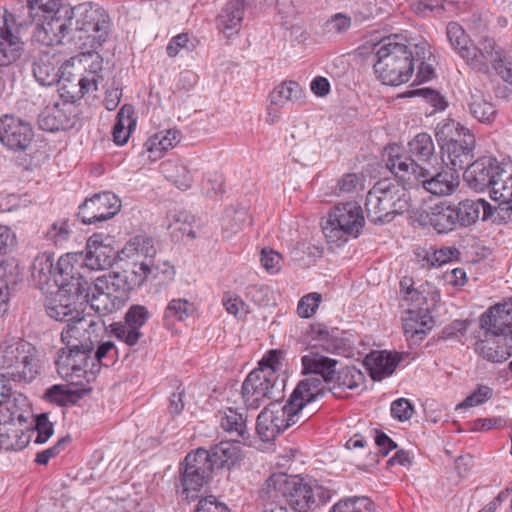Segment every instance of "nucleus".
<instances>
[{"label": "nucleus", "instance_id": "8", "mask_svg": "<svg viewBox=\"0 0 512 512\" xmlns=\"http://www.w3.org/2000/svg\"><path fill=\"white\" fill-rule=\"evenodd\" d=\"M321 390V382L317 378H305L298 383L285 405L280 406L278 401H274L265 406L272 413L274 424L280 433L295 424L304 423L309 418L303 409L318 398Z\"/></svg>", "mask_w": 512, "mask_h": 512}, {"label": "nucleus", "instance_id": "9", "mask_svg": "<svg viewBox=\"0 0 512 512\" xmlns=\"http://www.w3.org/2000/svg\"><path fill=\"white\" fill-rule=\"evenodd\" d=\"M71 10L76 41H84L83 45L91 47L107 41L111 19L104 8L98 4L81 3Z\"/></svg>", "mask_w": 512, "mask_h": 512}, {"label": "nucleus", "instance_id": "45", "mask_svg": "<svg viewBox=\"0 0 512 512\" xmlns=\"http://www.w3.org/2000/svg\"><path fill=\"white\" fill-rule=\"evenodd\" d=\"M28 407L29 403L27 397L12 391V396H8L7 399L0 404V421L22 420L24 418L23 412Z\"/></svg>", "mask_w": 512, "mask_h": 512}, {"label": "nucleus", "instance_id": "58", "mask_svg": "<svg viewBox=\"0 0 512 512\" xmlns=\"http://www.w3.org/2000/svg\"><path fill=\"white\" fill-rule=\"evenodd\" d=\"M256 430L263 441H271L280 433L279 428L274 424L272 413L264 408L257 417Z\"/></svg>", "mask_w": 512, "mask_h": 512}, {"label": "nucleus", "instance_id": "16", "mask_svg": "<svg viewBox=\"0 0 512 512\" xmlns=\"http://www.w3.org/2000/svg\"><path fill=\"white\" fill-rule=\"evenodd\" d=\"M480 333L507 340L512 337V301L496 304L482 314Z\"/></svg>", "mask_w": 512, "mask_h": 512}, {"label": "nucleus", "instance_id": "15", "mask_svg": "<svg viewBox=\"0 0 512 512\" xmlns=\"http://www.w3.org/2000/svg\"><path fill=\"white\" fill-rule=\"evenodd\" d=\"M504 174L505 170L500 166L496 158L485 156L466 167L463 176L471 189L482 192L490 188Z\"/></svg>", "mask_w": 512, "mask_h": 512}, {"label": "nucleus", "instance_id": "13", "mask_svg": "<svg viewBox=\"0 0 512 512\" xmlns=\"http://www.w3.org/2000/svg\"><path fill=\"white\" fill-rule=\"evenodd\" d=\"M121 208V200L111 192L98 193L86 199L80 206L78 217L85 225L108 220Z\"/></svg>", "mask_w": 512, "mask_h": 512}, {"label": "nucleus", "instance_id": "51", "mask_svg": "<svg viewBox=\"0 0 512 512\" xmlns=\"http://www.w3.org/2000/svg\"><path fill=\"white\" fill-rule=\"evenodd\" d=\"M184 468L206 477L215 469L209 451L203 448L187 454Z\"/></svg>", "mask_w": 512, "mask_h": 512}, {"label": "nucleus", "instance_id": "63", "mask_svg": "<svg viewBox=\"0 0 512 512\" xmlns=\"http://www.w3.org/2000/svg\"><path fill=\"white\" fill-rule=\"evenodd\" d=\"M168 228H173L174 231H179L183 235L190 236L195 238V233L191 227V220H193V216L188 214L187 212H174L168 214Z\"/></svg>", "mask_w": 512, "mask_h": 512}, {"label": "nucleus", "instance_id": "28", "mask_svg": "<svg viewBox=\"0 0 512 512\" xmlns=\"http://www.w3.org/2000/svg\"><path fill=\"white\" fill-rule=\"evenodd\" d=\"M215 417L219 427L227 433L231 439L245 440L248 438L247 416L243 413L229 407L219 410Z\"/></svg>", "mask_w": 512, "mask_h": 512}, {"label": "nucleus", "instance_id": "42", "mask_svg": "<svg viewBox=\"0 0 512 512\" xmlns=\"http://www.w3.org/2000/svg\"><path fill=\"white\" fill-rule=\"evenodd\" d=\"M150 262L151 261H131V267L120 272L125 284V291H131L140 287L145 281L150 280Z\"/></svg>", "mask_w": 512, "mask_h": 512}, {"label": "nucleus", "instance_id": "17", "mask_svg": "<svg viewBox=\"0 0 512 512\" xmlns=\"http://www.w3.org/2000/svg\"><path fill=\"white\" fill-rule=\"evenodd\" d=\"M81 296L70 295L65 290H58L48 300L46 304L47 314L56 321L66 322L64 329H69L79 325L81 319H92L90 316L83 315L82 311L76 309V302H80Z\"/></svg>", "mask_w": 512, "mask_h": 512}, {"label": "nucleus", "instance_id": "12", "mask_svg": "<svg viewBox=\"0 0 512 512\" xmlns=\"http://www.w3.org/2000/svg\"><path fill=\"white\" fill-rule=\"evenodd\" d=\"M473 70L488 74L490 68L499 65L503 60L504 50L490 37H482L476 43L462 48L460 56Z\"/></svg>", "mask_w": 512, "mask_h": 512}, {"label": "nucleus", "instance_id": "53", "mask_svg": "<svg viewBox=\"0 0 512 512\" xmlns=\"http://www.w3.org/2000/svg\"><path fill=\"white\" fill-rule=\"evenodd\" d=\"M58 85V91L60 96L64 99V103L72 104L84 96L86 88L80 83V78L76 77H65L62 73L59 81L56 82Z\"/></svg>", "mask_w": 512, "mask_h": 512}, {"label": "nucleus", "instance_id": "2", "mask_svg": "<svg viewBox=\"0 0 512 512\" xmlns=\"http://www.w3.org/2000/svg\"><path fill=\"white\" fill-rule=\"evenodd\" d=\"M259 496L262 500L283 499L295 512H310L329 502L333 491L299 476L275 473L262 485Z\"/></svg>", "mask_w": 512, "mask_h": 512}, {"label": "nucleus", "instance_id": "38", "mask_svg": "<svg viewBox=\"0 0 512 512\" xmlns=\"http://www.w3.org/2000/svg\"><path fill=\"white\" fill-rule=\"evenodd\" d=\"M303 88L293 80L283 81L269 95L271 105L284 107L288 103H296L303 99Z\"/></svg>", "mask_w": 512, "mask_h": 512}, {"label": "nucleus", "instance_id": "3", "mask_svg": "<svg viewBox=\"0 0 512 512\" xmlns=\"http://www.w3.org/2000/svg\"><path fill=\"white\" fill-rule=\"evenodd\" d=\"M386 166L409 188L422 187L435 196L451 195L459 185V177L455 171L449 169L432 171L425 165L415 163L410 157L399 155L394 148L389 151Z\"/></svg>", "mask_w": 512, "mask_h": 512}, {"label": "nucleus", "instance_id": "6", "mask_svg": "<svg viewBox=\"0 0 512 512\" xmlns=\"http://www.w3.org/2000/svg\"><path fill=\"white\" fill-rule=\"evenodd\" d=\"M374 70L386 85L398 86L410 80L414 72V50L388 38L375 46Z\"/></svg>", "mask_w": 512, "mask_h": 512}, {"label": "nucleus", "instance_id": "49", "mask_svg": "<svg viewBox=\"0 0 512 512\" xmlns=\"http://www.w3.org/2000/svg\"><path fill=\"white\" fill-rule=\"evenodd\" d=\"M431 56L432 53L427 42L421 41L414 45V63H418V71L416 74L417 81L426 82L433 77L434 68L432 64L428 62Z\"/></svg>", "mask_w": 512, "mask_h": 512}, {"label": "nucleus", "instance_id": "4", "mask_svg": "<svg viewBox=\"0 0 512 512\" xmlns=\"http://www.w3.org/2000/svg\"><path fill=\"white\" fill-rule=\"evenodd\" d=\"M283 353L271 350L259 361L242 383L241 396L247 409L279 401L283 397L284 381L278 372L282 369Z\"/></svg>", "mask_w": 512, "mask_h": 512}, {"label": "nucleus", "instance_id": "44", "mask_svg": "<svg viewBox=\"0 0 512 512\" xmlns=\"http://www.w3.org/2000/svg\"><path fill=\"white\" fill-rule=\"evenodd\" d=\"M161 172L173 182L179 189H188L193 181L191 172L187 165L179 161L168 160L161 164Z\"/></svg>", "mask_w": 512, "mask_h": 512}, {"label": "nucleus", "instance_id": "62", "mask_svg": "<svg viewBox=\"0 0 512 512\" xmlns=\"http://www.w3.org/2000/svg\"><path fill=\"white\" fill-rule=\"evenodd\" d=\"M95 362L105 367H109L115 363L118 358V351L113 341L106 340L99 344L95 353H92Z\"/></svg>", "mask_w": 512, "mask_h": 512}, {"label": "nucleus", "instance_id": "11", "mask_svg": "<svg viewBox=\"0 0 512 512\" xmlns=\"http://www.w3.org/2000/svg\"><path fill=\"white\" fill-rule=\"evenodd\" d=\"M84 268L81 255L67 253L61 256L53 274V281L58 290H65L70 295L81 296L87 290L88 284L80 272Z\"/></svg>", "mask_w": 512, "mask_h": 512}, {"label": "nucleus", "instance_id": "36", "mask_svg": "<svg viewBox=\"0 0 512 512\" xmlns=\"http://www.w3.org/2000/svg\"><path fill=\"white\" fill-rule=\"evenodd\" d=\"M467 107L470 115L481 123L490 124L495 119L496 110L494 105L477 88L470 89Z\"/></svg>", "mask_w": 512, "mask_h": 512}, {"label": "nucleus", "instance_id": "55", "mask_svg": "<svg viewBox=\"0 0 512 512\" xmlns=\"http://www.w3.org/2000/svg\"><path fill=\"white\" fill-rule=\"evenodd\" d=\"M95 291L110 292L112 295L125 291V284L120 272H109L95 279L93 286Z\"/></svg>", "mask_w": 512, "mask_h": 512}, {"label": "nucleus", "instance_id": "22", "mask_svg": "<svg viewBox=\"0 0 512 512\" xmlns=\"http://www.w3.org/2000/svg\"><path fill=\"white\" fill-rule=\"evenodd\" d=\"M475 352L489 362L502 363L512 356V337L503 340L480 333Z\"/></svg>", "mask_w": 512, "mask_h": 512}, {"label": "nucleus", "instance_id": "18", "mask_svg": "<svg viewBox=\"0 0 512 512\" xmlns=\"http://www.w3.org/2000/svg\"><path fill=\"white\" fill-rule=\"evenodd\" d=\"M120 251L111 245L109 237L102 234H93L86 243V255L82 258L85 268L90 270H104L113 265L119 258Z\"/></svg>", "mask_w": 512, "mask_h": 512}, {"label": "nucleus", "instance_id": "24", "mask_svg": "<svg viewBox=\"0 0 512 512\" xmlns=\"http://www.w3.org/2000/svg\"><path fill=\"white\" fill-rule=\"evenodd\" d=\"M400 361L399 353L384 350L371 352L364 362L371 378L375 381H381L393 374Z\"/></svg>", "mask_w": 512, "mask_h": 512}, {"label": "nucleus", "instance_id": "20", "mask_svg": "<svg viewBox=\"0 0 512 512\" xmlns=\"http://www.w3.org/2000/svg\"><path fill=\"white\" fill-rule=\"evenodd\" d=\"M150 313L145 306L133 305L125 315V321L111 325L113 335L129 346L135 345L142 337L141 327L147 322Z\"/></svg>", "mask_w": 512, "mask_h": 512}, {"label": "nucleus", "instance_id": "39", "mask_svg": "<svg viewBox=\"0 0 512 512\" xmlns=\"http://www.w3.org/2000/svg\"><path fill=\"white\" fill-rule=\"evenodd\" d=\"M490 194L493 201L498 203L501 211L509 212L512 210V171L506 172L504 176L499 177L490 187Z\"/></svg>", "mask_w": 512, "mask_h": 512}, {"label": "nucleus", "instance_id": "50", "mask_svg": "<svg viewBox=\"0 0 512 512\" xmlns=\"http://www.w3.org/2000/svg\"><path fill=\"white\" fill-rule=\"evenodd\" d=\"M89 390L90 388L83 386L81 389H71L68 385H54L47 389L45 396L51 402L66 406L76 403L81 395Z\"/></svg>", "mask_w": 512, "mask_h": 512}, {"label": "nucleus", "instance_id": "33", "mask_svg": "<svg viewBox=\"0 0 512 512\" xmlns=\"http://www.w3.org/2000/svg\"><path fill=\"white\" fill-rule=\"evenodd\" d=\"M72 10L70 7L64 6L53 12H45V16L53 33L59 37L60 44L64 39L76 42L74 32V21L72 19Z\"/></svg>", "mask_w": 512, "mask_h": 512}, {"label": "nucleus", "instance_id": "27", "mask_svg": "<svg viewBox=\"0 0 512 512\" xmlns=\"http://www.w3.org/2000/svg\"><path fill=\"white\" fill-rule=\"evenodd\" d=\"M244 0H229L217 16V27L230 38L241 28L244 17Z\"/></svg>", "mask_w": 512, "mask_h": 512}, {"label": "nucleus", "instance_id": "34", "mask_svg": "<svg viewBox=\"0 0 512 512\" xmlns=\"http://www.w3.org/2000/svg\"><path fill=\"white\" fill-rule=\"evenodd\" d=\"M453 205L445 203L430 207L427 213L428 223L439 234L451 232L458 228L457 217Z\"/></svg>", "mask_w": 512, "mask_h": 512}, {"label": "nucleus", "instance_id": "46", "mask_svg": "<svg viewBox=\"0 0 512 512\" xmlns=\"http://www.w3.org/2000/svg\"><path fill=\"white\" fill-rule=\"evenodd\" d=\"M249 224L250 216L245 208H228L222 217L223 235L230 238Z\"/></svg>", "mask_w": 512, "mask_h": 512}, {"label": "nucleus", "instance_id": "40", "mask_svg": "<svg viewBox=\"0 0 512 512\" xmlns=\"http://www.w3.org/2000/svg\"><path fill=\"white\" fill-rule=\"evenodd\" d=\"M435 136L441 148H444L453 141H459L464 137L473 136L470 130L453 119H445L438 123Z\"/></svg>", "mask_w": 512, "mask_h": 512}, {"label": "nucleus", "instance_id": "25", "mask_svg": "<svg viewBox=\"0 0 512 512\" xmlns=\"http://www.w3.org/2000/svg\"><path fill=\"white\" fill-rule=\"evenodd\" d=\"M71 105L55 103L47 106L39 115V126L42 130L54 132L65 130L71 126Z\"/></svg>", "mask_w": 512, "mask_h": 512}, {"label": "nucleus", "instance_id": "31", "mask_svg": "<svg viewBox=\"0 0 512 512\" xmlns=\"http://www.w3.org/2000/svg\"><path fill=\"white\" fill-rule=\"evenodd\" d=\"M239 440L221 441L209 450L215 469L235 466L243 457Z\"/></svg>", "mask_w": 512, "mask_h": 512}, {"label": "nucleus", "instance_id": "7", "mask_svg": "<svg viewBox=\"0 0 512 512\" xmlns=\"http://www.w3.org/2000/svg\"><path fill=\"white\" fill-rule=\"evenodd\" d=\"M0 369L16 383H31L39 374L38 351L21 338H5L0 342Z\"/></svg>", "mask_w": 512, "mask_h": 512}, {"label": "nucleus", "instance_id": "52", "mask_svg": "<svg viewBox=\"0 0 512 512\" xmlns=\"http://www.w3.org/2000/svg\"><path fill=\"white\" fill-rule=\"evenodd\" d=\"M54 258L48 253H42L35 257L31 265V274L38 285L48 284L53 279Z\"/></svg>", "mask_w": 512, "mask_h": 512}, {"label": "nucleus", "instance_id": "1", "mask_svg": "<svg viewBox=\"0 0 512 512\" xmlns=\"http://www.w3.org/2000/svg\"><path fill=\"white\" fill-rule=\"evenodd\" d=\"M97 324L93 319H81L79 325L63 329L61 339L66 345L55 361L58 374L72 385L85 387L96 378L100 366L92 357L91 332Z\"/></svg>", "mask_w": 512, "mask_h": 512}, {"label": "nucleus", "instance_id": "57", "mask_svg": "<svg viewBox=\"0 0 512 512\" xmlns=\"http://www.w3.org/2000/svg\"><path fill=\"white\" fill-rule=\"evenodd\" d=\"M36 21H38V23L33 32V38L35 41L45 46L60 44L59 37L53 33L44 13H40L34 22Z\"/></svg>", "mask_w": 512, "mask_h": 512}, {"label": "nucleus", "instance_id": "21", "mask_svg": "<svg viewBox=\"0 0 512 512\" xmlns=\"http://www.w3.org/2000/svg\"><path fill=\"white\" fill-rule=\"evenodd\" d=\"M303 373L304 374H312L308 378L315 377L321 382V394H324L323 383L330 384L333 380V375L335 374V369L338 366V361L336 359L327 357L323 354H320L316 351H309L307 354L302 356L301 359Z\"/></svg>", "mask_w": 512, "mask_h": 512}, {"label": "nucleus", "instance_id": "19", "mask_svg": "<svg viewBox=\"0 0 512 512\" xmlns=\"http://www.w3.org/2000/svg\"><path fill=\"white\" fill-rule=\"evenodd\" d=\"M32 139L33 130L29 123L11 115L0 118V142L9 149L25 150Z\"/></svg>", "mask_w": 512, "mask_h": 512}, {"label": "nucleus", "instance_id": "32", "mask_svg": "<svg viewBox=\"0 0 512 512\" xmlns=\"http://www.w3.org/2000/svg\"><path fill=\"white\" fill-rule=\"evenodd\" d=\"M156 254L153 240L144 235L131 238L119 253L120 261H150Z\"/></svg>", "mask_w": 512, "mask_h": 512}, {"label": "nucleus", "instance_id": "60", "mask_svg": "<svg viewBox=\"0 0 512 512\" xmlns=\"http://www.w3.org/2000/svg\"><path fill=\"white\" fill-rule=\"evenodd\" d=\"M71 234V227L67 219L55 221L47 230L45 237L55 246H62L66 243Z\"/></svg>", "mask_w": 512, "mask_h": 512}, {"label": "nucleus", "instance_id": "23", "mask_svg": "<svg viewBox=\"0 0 512 512\" xmlns=\"http://www.w3.org/2000/svg\"><path fill=\"white\" fill-rule=\"evenodd\" d=\"M453 207L457 214L458 227H468L480 218L485 221L492 216L494 211V208L482 198L465 199Z\"/></svg>", "mask_w": 512, "mask_h": 512}, {"label": "nucleus", "instance_id": "47", "mask_svg": "<svg viewBox=\"0 0 512 512\" xmlns=\"http://www.w3.org/2000/svg\"><path fill=\"white\" fill-rule=\"evenodd\" d=\"M291 154L300 164L311 165L320 157V142L316 137L304 139L294 145Z\"/></svg>", "mask_w": 512, "mask_h": 512}, {"label": "nucleus", "instance_id": "37", "mask_svg": "<svg viewBox=\"0 0 512 512\" xmlns=\"http://www.w3.org/2000/svg\"><path fill=\"white\" fill-rule=\"evenodd\" d=\"M57 0H27L26 5H22L17 13H11L17 22V32L22 26L32 24L40 13L53 12Z\"/></svg>", "mask_w": 512, "mask_h": 512}, {"label": "nucleus", "instance_id": "30", "mask_svg": "<svg viewBox=\"0 0 512 512\" xmlns=\"http://www.w3.org/2000/svg\"><path fill=\"white\" fill-rule=\"evenodd\" d=\"M364 383L363 373L354 366H345L335 369L329 391L336 397L342 398L346 390H355Z\"/></svg>", "mask_w": 512, "mask_h": 512}, {"label": "nucleus", "instance_id": "26", "mask_svg": "<svg viewBox=\"0 0 512 512\" xmlns=\"http://www.w3.org/2000/svg\"><path fill=\"white\" fill-rule=\"evenodd\" d=\"M60 59L57 55L49 51L42 52L33 63V75L36 81L42 86H52L59 81L60 71L63 68L60 65Z\"/></svg>", "mask_w": 512, "mask_h": 512}, {"label": "nucleus", "instance_id": "35", "mask_svg": "<svg viewBox=\"0 0 512 512\" xmlns=\"http://www.w3.org/2000/svg\"><path fill=\"white\" fill-rule=\"evenodd\" d=\"M81 303L86 302L97 313L106 315L115 311L119 304L121 297L112 295L110 292L95 291L94 287L87 284V290L81 294Z\"/></svg>", "mask_w": 512, "mask_h": 512}, {"label": "nucleus", "instance_id": "48", "mask_svg": "<svg viewBox=\"0 0 512 512\" xmlns=\"http://www.w3.org/2000/svg\"><path fill=\"white\" fill-rule=\"evenodd\" d=\"M132 113V106L129 105H124L117 113L116 122L112 131L115 144L124 145L128 141L131 128L134 125Z\"/></svg>", "mask_w": 512, "mask_h": 512}, {"label": "nucleus", "instance_id": "41", "mask_svg": "<svg viewBox=\"0 0 512 512\" xmlns=\"http://www.w3.org/2000/svg\"><path fill=\"white\" fill-rule=\"evenodd\" d=\"M409 154L410 157L417 163V161L423 164H429L432 158H434V143L431 136L428 133L417 134L409 143ZM406 156V154H404Z\"/></svg>", "mask_w": 512, "mask_h": 512}, {"label": "nucleus", "instance_id": "56", "mask_svg": "<svg viewBox=\"0 0 512 512\" xmlns=\"http://www.w3.org/2000/svg\"><path fill=\"white\" fill-rule=\"evenodd\" d=\"M194 312V305L186 299H172L164 312L167 320L184 321Z\"/></svg>", "mask_w": 512, "mask_h": 512}, {"label": "nucleus", "instance_id": "61", "mask_svg": "<svg viewBox=\"0 0 512 512\" xmlns=\"http://www.w3.org/2000/svg\"><path fill=\"white\" fill-rule=\"evenodd\" d=\"M447 39L459 56H461L462 48H467L470 44L464 29L456 22H450L446 28Z\"/></svg>", "mask_w": 512, "mask_h": 512}, {"label": "nucleus", "instance_id": "64", "mask_svg": "<svg viewBox=\"0 0 512 512\" xmlns=\"http://www.w3.org/2000/svg\"><path fill=\"white\" fill-rule=\"evenodd\" d=\"M364 177L356 173H347L337 183L338 195L353 194L363 189Z\"/></svg>", "mask_w": 512, "mask_h": 512}, {"label": "nucleus", "instance_id": "10", "mask_svg": "<svg viewBox=\"0 0 512 512\" xmlns=\"http://www.w3.org/2000/svg\"><path fill=\"white\" fill-rule=\"evenodd\" d=\"M364 226L361 207L356 202L336 205L330 212L323 233L329 243L343 244L348 237H358Z\"/></svg>", "mask_w": 512, "mask_h": 512}, {"label": "nucleus", "instance_id": "54", "mask_svg": "<svg viewBox=\"0 0 512 512\" xmlns=\"http://www.w3.org/2000/svg\"><path fill=\"white\" fill-rule=\"evenodd\" d=\"M374 503L366 496L346 497L335 503L329 512H373Z\"/></svg>", "mask_w": 512, "mask_h": 512}, {"label": "nucleus", "instance_id": "43", "mask_svg": "<svg viewBox=\"0 0 512 512\" xmlns=\"http://www.w3.org/2000/svg\"><path fill=\"white\" fill-rule=\"evenodd\" d=\"M418 262L423 268L438 267L459 256V251L454 247L430 248L417 252Z\"/></svg>", "mask_w": 512, "mask_h": 512}, {"label": "nucleus", "instance_id": "29", "mask_svg": "<svg viewBox=\"0 0 512 512\" xmlns=\"http://www.w3.org/2000/svg\"><path fill=\"white\" fill-rule=\"evenodd\" d=\"M475 148V137L468 136L459 141H453L442 150L447 154L449 164L455 172L466 169L470 165V161L474 157L473 150Z\"/></svg>", "mask_w": 512, "mask_h": 512}, {"label": "nucleus", "instance_id": "14", "mask_svg": "<svg viewBox=\"0 0 512 512\" xmlns=\"http://www.w3.org/2000/svg\"><path fill=\"white\" fill-rule=\"evenodd\" d=\"M23 50L24 42L18 35L15 17L7 10L0 11V66L18 60Z\"/></svg>", "mask_w": 512, "mask_h": 512}, {"label": "nucleus", "instance_id": "5", "mask_svg": "<svg viewBox=\"0 0 512 512\" xmlns=\"http://www.w3.org/2000/svg\"><path fill=\"white\" fill-rule=\"evenodd\" d=\"M409 187L396 180L383 179L373 185L365 200V210L368 219L377 223H389L396 215L408 211L410 197Z\"/></svg>", "mask_w": 512, "mask_h": 512}, {"label": "nucleus", "instance_id": "59", "mask_svg": "<svg viewBox=\"0 0 512 512\" xmlns=\"http://www.w3.org/2000/svg\"><path fill=\"white\" fill-rule=\"evenodd\" d=\"M209 477H206L199 473H194L192 471H188V469L183 470L181 482H182V494L186 499H192L195 497V493H197L204 485L206 480Z\"/></svg>", "mask_w": 512, "mask_h": 512}]
</instances>
